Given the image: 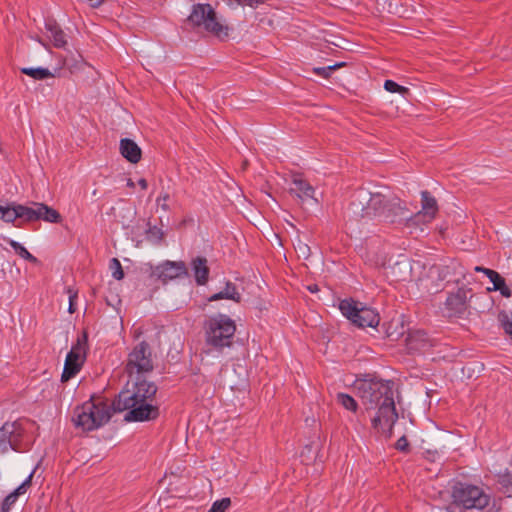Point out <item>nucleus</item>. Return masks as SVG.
<instances>
[{
	"label": "nucleus",
	"instance_id": "obj_1",
	"mask_svg": "<svg viewBox=\"0 0 512 512\" xmlns=\"http://www.w3.org/2000/svg\"><path fill=\"white\" fill-rule=\"evenodd\" d=\"M358 395L367 411L374 410L371 417L373 429L385 437H391L398 420L394 400V382L370 378L356 382Z\"/></svg>",
	"mask_w": 512,
	"mask_h": 512
},
{
	"label": "nucleus",
	"instance_id": "obj_2",
	"mask_svg": "<svg viewBox=\"0 0 512 512\" xmlns=\"http://www.w3.org/2000/svg\"><path fill=\"white\" fill-rule=\"evenodd\" d=\"M157 386L145 379L129 383L112 402L115 412L127 411L124 419L128 422H143L154 420L159 415V408L154 404Z\"/></svg>",
	"mask_w": 512,
	"mask_h": 512
},
{
	"label": "nucleus",
	"instance_id": "obj_3",
	"mask_svg": "<svg viewBox=\"0 0 512 512\" xmlns=\"http://www.w3.org/2000/svg\"><path fill=\"white\" fill-rule=\"evenodd\" d=\"M350 207L361 218L391 224L407 222L409 212L406 203L390 192L369 193L361 190L355 195Z\"/></svg>",
	"mask_w": 512,
	"mask_h": 512
},
{
	"label": "nucleus",
	"instance_id": "obj_4",
	"mask_svg": "<svg viewBox=\"0 0 512 512\" xmlns=\"http://www.w3.org/2000/svg\"><path fill=\"white\" fill-rule=\"evenodd\" d=\"M110 417V406L101 398H92L75 408L73 422L83 431H93L106 424Z\"/></svg>",
	"mask_w": 512,
	"mask_h": 512
},
{
	"label": "nucleus",
	"instance_id": "obj_5",
	"mask_svg": "<svg viewBox=\"0 0 512 512\" xmlns=\"http://www.w3.org/2000/svg\"><path fill=\"white\" fill-rule=\"evenodd\" d=\"M206 344L217 351L230 347L236 332V323L226 314H216L204 325Z\"/></svg>",
	"mask_w": 512,
	"mask_h": 512
},
{
	"label": "nucleus",
	"instance_id": "obj_6",
	"mask_svg": "<svg viewBox=\"0 0 512 512\" xmlns=\"http://www.w3.org/2000/svg\"><path fill=\"white\" fill-rule=\"evenodd\" d=\"M452 503L463 509L483 510L490 503V496L480 487L457 483L452 489Z\"/></svg>",
	"mask_w": 512,
	"mask_h": 512
},
{
	"label": "nucleus",
	"instance_id": "obj_7",
	"mask_svg": "<svg viewBox=\"0 0 512 512\" xmlns=\"http://www.w3.org/2000/svg\"><path fill=\"white\" fill-rule=\"evenodd\" d=\"M339 309L347 319L360 328H375L380 322V316L375 309L352 299L342 300Z\"/></svg>",
	"mask_w": 512,
	"mask_h": 512
},
{
	"label": "nucleus",
	"instance_id": "obj_8",
	"mask_svg": "<svg viewBox=\"0 0 512 512\" xmlns=\"http://www.w3.org/2000/svg\"><path fill=\"white\" fill-rule=\"evenodd\" d=\"M188 19L194 27L217 37L227 36V27L218 21L216 12L210 4L194 5Z\"/></svg>",
	"mask_w": 512,
	"mask_h": 512
},
{
	"label": "nucleus",
	"instance_id": "obj_9",
	"mask_svg": "<svg viewBox=\"0 0 512 512\" xmlns=\"http://www.w3.org/2000/svg\"><path fill=\"white\" fill-rule=\"evenodd\" d=\"M125 370L134 380L144 378L153 370L151 351L147 343H139L129 353Z\"/></svg>",
	"mask_w": 512,
	"mask_h": 512
},
{
	"label": "nucleus",
	"instance_id": "obj_10",
	"mask_svg": "<svg viewBox=\"0 0 512 512\" xmlns=\"http://www.w3.org/2000/svg\"><path fill=\"white\" fill-rule=\"evenodd\" d=\"M86 342L87 336L83 334L82 337H78L76 343L72 345L65 359L64 369L61 375L62 382L69 381L80 372L86 359Z\"/></svg>",
	"mask_w": 512,
	"mask_h": 512
},
{
	"label": "nucleus",
	"instance_id": "obj_11",
	"mask_svg": "<svg viewBox=\"0 0 512 512\" xmlns=\"http://www.w3.org/2000/svg\"><path fill=\"white\" fill-rule=\"evenodd\" d=\"M18 218L27 222L43 220L49 223H59L61 215L55 209L44 203L33 202L32 206L17 204Z\"/></svg>",
	"mask_w": 512,
	"mask_h": 512
},
{
	"label": "nucleus",
	"instance_id": "obj_12",
	"mask_svg": "<svg viewBox=\"0 0 512 512\" xmlns=\"http://www.w3.org/2000/svg\"><path fill=\"white\" fill-rule=\"evenodd\" d=\"M23 421L6 422L0 428V454L12 449L19 450V442L24 433Z\"/></svg>",
	"mask_w": 512,
	"mask_h": 512
},
{
	"label": "nucleus",
	"instance_id": "obj_13",
	"mask_svg": "<svg viewBox=\"0 0 512 512\" xmlns=\"http://www.w3.org/2000/svg\"><path fill=\"white\" fill-rule=\"evenodd\" d=\"M438 213V204L428 191L421 192V210L414 215H407V225L432 222Z\"/></svg>",
	"mask_w": 512,
	"mask_h": 512
},
{
	"label": "nucleus",
	"instance_id": "obj_14",
	"mask_svg": "<svg viewBox=\"0 0 512 512\" xmlns=\"http://www.w3.org/2000/svg\"><path fill=\"white\" fill-rule=\"evenodd\" d=\"M470 289L465 287L458 288L456 292L451 293L444 303V311L449 317H461L468 308V297Z\"/></svg>",
	"mask_w": 512,
	"mask_h": 512
},
{
	"label": "nucleus",
	"instance_id": "obj_15",
	"mask_svg": "<svg viewBox=\"0 0 512 512\" xmlns=\"http://www.w3.org/2000/svg\"><path fill=\"white\" fill-rule=\"evenodd\" d=\"M187 274V268L183 261H165L152 271V276L163 283L187 276Z\"/></svg>",
	"mask_w": 512,
	"mask_h": 512
},
{
	"label": "nucleus",
	"instance_id": "obj_16",
	"mask_svg": "<svg viewBox=\"0 0 512 512\" xmlns=\"http://www.w3.org/2000/svg\"><path fill=\"white\" fill-rule=\"evenodd\" d=\"M289 191L302 202L314 199L313 186L301 174L292 175Z\"/></svg>",
	"mask_w": 512,
	"mask_h": 512
},
{
	"label": "nucleus",
	"instance_id": "obj_17",
	"mask_svg": "<svg viewBox=\"0 0 512 512\" xmlns=\"http://www.w3.org/2000/svg\"><path fill=\"white\" fill-rule=\"evenodd\" d=\"M120 153L129 162L136 164L141 160L142 151L137 143L131 139L120 140Z\"/></svg>",
	"mask_w": 512,
	"mask_h": 512
},
{
	"label": "nucleus",
	"instance_id": "obj_18",
	"mask_svg": "<svg viewBox=\"0 0 512 512\" xmlns=\"http://www.w3.org/2000/svg\"><path fill=\"white\" fill-rule=\"evenodd\" d=\"M34 471L19 485L13 492L5 497L2 503L1 512H9L11 507L15 504L18 497L26 493L27 489L31 486Z\"/></svg>",
	"mask_w": 512,
	"mask_h": 512
},
{
	"label": "nucleus",
	"instance_id": "obj_19",
	"mask_svg": "<svg viewBox=\"0 0 512 512\" xmlns=\"http://www.w3.org/2000/svg\"><path fill=\"white\" fill-rule=\"evenodd\" d=\"M45 28L47 36L53 41L56 48H64L67 45L66 35L55 20H47Z\"/></svg>",
	"mask_w": 512,
	"mask_h": 512
},
{
	"label": "nucleus",
	"instance_id": "obj_20",
	"mask_svg": "<svg viewBox=\"0 0 512 512\" xmlns=\"http://www.w3.org/2000/svg\"><path fill=\"white\" fill-rule=\"evenodd\" d=\"M191 268L195 281L198 285H205L209 279V267L207 259L204 257H196L191 261Z\"/></svg>",
	"mask_w": 512,
	"mask_h": 512
},
{
	"label": "nucleus",
	"instance_id": "obj_21",
	"mask_svg": "<svg viewBox=\"0 0 512 512\" xmlns=\"http://www.w3.org/2000/svg\"><path fill=\"white\" fill-rule=\"evenodd\" d=\"M241 298V294L238 291L236 285L231 281H226L224 288L221 291L211 295L208 298V301L213 302L222 299H227L239 303L241 301Z\"/></svg>",
	"mask_w": 512,
	"mask_h": 512
},
{
	"label": "nucleus",
	"instance_id": "obj_22",
	"mask_svg": "<svg viewBox=\"0 0 512 512\" xmlns=\"http://www.w3.org/2000/svg\"><path fill=\"white\" fill-rule=\"evenodd\" d=\"M475 271L483 272L489 278V280L493 283V291L503 288L505 280L500 276L498 272L479 266L475 267ZM489 290H491V288H489Z\"/></svg>",
	"mask_w": 512,
	"mask_h": 512
},
{
	"label": "nucleus",
	"instance_id": "obj_23",
	"mask_svg": "<svg viewBox=\"0 0 512 512\" xmlns=\"http://www.w3.org/2000/svg\"><path fill=\"white\" fill-rule=\"evenodd\" d=\"M4 240L7 241V243L21 258L34 264L38 262L37 258L33 256L21 243L6 237H4Z\"/></svg>",
	"mask_w": 512,
	"mask_h": 512
},
{
	"label": "nucleus",
	"instance_id": "obj_24",
	"mask_svg": "<svg viewBox=\"0 0 512 512\" xmlns=\"http://www.w3.org/2000/svg\"><path fill=\"white\" fill-rule=\"evenodd\" d=\"M336 402L341 405L347 411L355 413L358 409V403L356 400L346 393H337L336 394Z\"/></svg>",
	"mask_w": 512,
	"mask_h": 512
},
{
	"label": "nucleus",
	"instance_id": "obj_25",
	"mask_svg": "<svg viewBox=\"0 0 512 512\" xmlns=\"http://www.w3.org/2000/svg\"><path fill=\"white\" fill-rule=\"evenodd\" d=\"M21 72L25 75H28L36 80H43L53 76L47 68L37 67V68H22Z\"/></svg>",
	"mask_w": 512,
	"mask_h": 512
},
{
	"label": "nucleus",
	"instance_id": "obj_26",
	"mask_svg": "<svg viewBox=\"0 0 512 512\" xmlns=\"http://www.w3.org/2000/svg\"><path fill=\"white\" fill-rule=\"evenodd\" d=\"M18 218L17 204L1 205L0 204V219L7 223H13Z\"/></svg>",
	"mask_w": 512,
	"mask_h": 512
},
{
	"label": "nucleus",
	"instance_id": "obj_27",
	"mask_svg": "<svg viewBox=\"0 0 512 512\" xmlns=\"http://www.w3.org/2000/svg\"><path fill=\"white\" fill-rule=\"evenodd\" d=\"M109 269L111 275L116 280H122L124 278V271L120 261L117 258H112L109 262Z\"/></svg>",
	"mask_w": 512,
	"mask_h": 512
},
{
	"label": "nucleus",
	"instance_id": "obj_28",
	"mask_svg": "<svg viewBox=\"0 0 512 512\" xmlns=\"http://www.w3.org/2000/svg\"><path fill=\"white\" fill-rule=\"evenodd\" d=\"M231 506V499L228 497L222 498L220 500H216L213 502L212 506L208 510V512H226Z\"/></svg>",
	"mask_w": 512,
	"mask_h": 512
},
{
	"label": "nucleus",
	"instance_id": "obj_29",
	"mask_svg": "<svg viewBox=\"0 0 512 512\" xmlns=\"http://www.w3.org/2000/svg\"><path fill=\"white\" fill-rule=\"evenodd\" d=\"M344 65H345L344 62H340V63H336V64H333V65H330L327 67H316L313 69V71L315 74H317L323 78H328L333 71H335L336 69H338Z\"/></svg>",
	"mask_w": 512,
	"mask_h": 512
},
{
	"label": "nucleus",
	"instance_id": "obj_30",
	"mask_svg": "<svg viewBox=\"0 0 512 512\" xmlns=\"http://www.w3.org/2000/svg\"><path fill=\"white\" fill-rule=\"evenodd\" d=\"M384 89L390 93H400V94H405L408 92V88L404 87V86H401L399 84H397L395 81L393 80H386L384 82Z\"/></svg>",
	"mask_w": 512,
	"mask_h": 512
},
{
	"label": "nucleus",
	"instance_id": "obj_31",
	"mask_svg": "<svg viewBox=\"0 0 512 512\" xmlns=\"http://www.w3.org/2000/svg\"><path fill=\"white\" fill-rule=\"evenodd\" d=\"M66 293L68 295V299H69V307H68V311L69 313H74L75 310H76V307H75V304H76V300L78 298V291L75 290L74 288L72 287H68L66 289Z\"/></svg>",
	"mask_w": 512,
	"mask_h": 512
},
{
	"label": "nucleus",
	"instance_id": "obj_32",
	"mask_svg": "<svg viewBox=\"0 0 512 512\" xmlns=\"http://www.w3.org/2000/svg\"><path fill=\"white\" fill-rule=\"evenodd\" d=\"M168 201H169V194L168 193H161L158 196L157 200H156L157 205L159 207H161V209L164 210V211L169 210Z\"/></svg>",
	"mask_w": 512,
	"mask_h": 512
},
{
	"label": "nucleus",
	"instance_id": "obj_33",
	"mask_svg": "<svg viewBox=\"0 0 512 512\" xmlns=\"http://www.w3.org/2000/svg\"><path fill=\"white\" fill-rule=\"evenodd\" d=\"M500 483L506 488V492H512V474H505L501 476Z\"/></svg>",
	"mask_w": 512,
	"mask_h": 512
},
{
	"label": "nucleus",
	"instance_id": "obj_34",
	"mask_svg": "<svg viewBox=\"0 0 512 512\" xmlns=\"http://www.w3.org/2000/svg\"><path fill=\"white\" fill-rule=\"evenodd\" d=\"M396 449L402 452H405L408 450L409 443L405 436L400 437L395 445Z\"/></svg>",
	"mask_w": 512,
	"mask_h": 512
},
{
	"label": "nucleus",
	"instance_id": "obj_35",
	"mask_svg": "<svg viewBox=\"0 0 512 512\" xmlns=\"http://www.w3.org/2000/svg\"><path fill=\"white\" fill-rule=\"evenodd\" d=\"M497 291H500V293L505 296V297H510L511 296V291L510 289L506 286V284H504L503 288L501 289H498Z\"/></svg>",
	"mask_w": 512,
	"mask_h": 512
},
{
	"label": "nucleus",
	"instance_id": "obj_36",
	"mask_svg": "<svg viewBox=\"0 0 512 512\" xmlns=\"http://www.w3.org/2000/svg\"><path fill=\"white\" fill-rule=\"evenodd\" d=\"M86 1L89 3V5L92 8H97L104 2V0H86Z\"/></svg>",
	"mask_w": 512,
	"mask_h": 512
},
{
	"label": "nucleus",
	"instance_id": "obj_37",
	"mask_svg": "<svg viewBox=\"0 0 512 512\" xmlns=\"http://www.w3.org/2000/svg\"><path fill=\"white\" fill-rule=\"evenodd\" d=\"M138 184L139 186L142 188V189H147L148 187V183L147 181L144 179V178H141L139 181H138Z\"/></svg>",
	"mask_w": 512,
	"mask_h": 512
},
{
	"label": "nucleus",
	"instance_id": "obj_38",
	"mask_svg": "<svg viewBox=\"0 0 512 512\" xmlns=\"http://www.w3.org/2000/svg\"><path fill=\"white\" fill-rule=\"evenodd\" d=\"M418 335L420 336V335H422V334H421L420 332H417L415 335H410V336H409V338H408V340H409V345H411L413 338H414L415 336H418ZM410 348H412V349H413L414 347L410 346Z\"/></svg>",
	"mask_w": 512,
	"mask_h": 512
},
{
	"label": "nucleus",
	"instance_id": "obj_39",
	"mask_svg": "<svg viewBox=\"0 0 512 512\" xmlns=\"http://www.w3.org/2000/svg\"><path fill=\"white\" fill-rule=\"evenodd\" d=\"M308 289H309V291H310V292H312V293H314V292H317V291H318V287H317V285H310V286L308 287Z\"/></svg>",
	"mask_w": 512,
	"mask_h": 512
},
{
	"label": "nucleus",
	"instance_id": "obj_40",
	"mask_svg": "<svg viewBox=\"0 0 512 512\" xmlns=\"http://www.w3.org/2000/svg\"><path fill=\"white\" fill-rule=\"evenodd\" d=\"M127 186H128L129 188H134V187H135V184H134V182H133L131 179H128V180H127Z\"/></svg>",
	"mask_w": 512,
	"mask_h": 512
},
{
	"label": "nucleus",
	"instance_id": "obj_41",
	"mask_svg": "<svg viewBox=\"0 0 512 512\" xmlns=\"http://www.w3.org/2000/svg\"><path fill=\"white\" fill-rule=\"evenodd\" d=\"M400 266H401V263H400V262L396 263V264L394 265V267H393V270H395L397 267H400Z\"/></svg>",
	"mask_w": 512,
	"mask_h": 512
},
{
	"label": "nucleus",
	"instance_id": "obj_42",
	"mask_svg": "<svg viewBox=\"0 0 512 512\" xmlns=\"http://www.w3.org/2000/svg\"><path fill=\"white\" fill-rule=\"evenodd\" d=\"M38 41H39V43H41V44H42V46H44L45 48L47 47V46H46V44H45V43H43L41 40H38Z\"/></svg>",
	"mask_w": 512,
	"mask_h": 512
}]
</instances>
